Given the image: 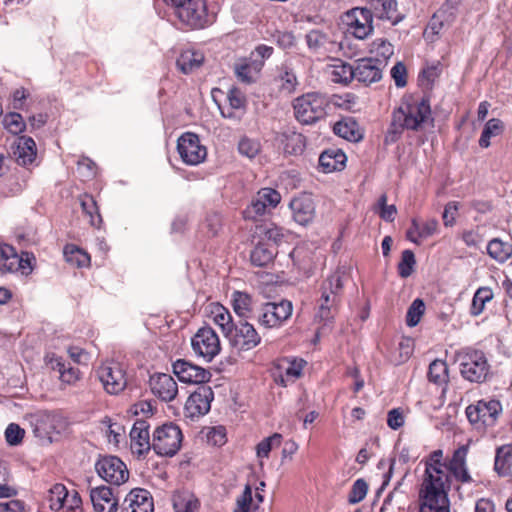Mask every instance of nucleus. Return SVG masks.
<instances>
[{
    "mask_svg": "<svg viewBox=\"0 0 512 512\" xmlns=\"http://www.w3.org/2000/svg\"><path fill=\"white\" fill-rule=\"evenodd\" d=\"M66 499L62 512H82V499L76 489H71Z\"/></svg>",
    "mask_w": 512,
    "mask_h": 512,
    "instance_id": "obj_55",
    "label": "nucleus"
},
{
    "mask_svg": "<svg viewBox=\"0 0 512 512\" xmlns=\"http://www.w3.org/2000/svg\"><path fill=\"white\" fill-rule=\"evenodd\" d=\"M238 150L240 154L251 159L260 152V143L257 140L244 137L239 141Z\"/></svg>",
    "mask_w": 512,
    "mask_h": 512,
    "instance_id": "obj_53",
    "label": "nucleus"
},
{
    "mask_svg": "<svg viewBox=\"0 0 512 512\" xmlns=\"http://www.w3.org/2000/svg\"><path fill=\"white\" fill-rule=\"evenodd\" d=\"M3 125L12 134H19L26 127L23 117L16 112L7 114L3 119Z\"/></svg>",
    "mask_w": 512,
    "mask_h": 512,
    "instance_id": "obj_51",
    "label": "nucleus"
},
{
    "mask_svg": "<svg viewBox=\"0 0 512 512\" xmlns=\"http://www.w3.org/2000/svg\"><path fill=\"white\" fill-rule=\"evenodd\" d=\"M425 312V304L422 299H415L409 306L406 314V323L409 327L416 326Z\"/></svg>",
    "mask_w": 512,
    "mask_h": 512,
    "instance_id": "obj_47",
    "label": "nucleus"
},
{
    "mask_svg": "<svg viewBox=\"0 0 512 512\" xmlns=\"http://www.w3.org/2000/svg\"><path fill=\"white\" fill-rule=\"evenodd\" d=\"M251 262L253 265L263 267L272 262L274 252L265 245H257L251 252Z\"/></svg>",
    "mask_w": 512,
    "mask_h": 512,
    "instance_id": "obj_46",
    "label": "nucleus"
},
{
    "mask_svg": "<svg viewBox=\"0 0 512 512\" xmlns=\"http://www.w3.org/2000/svg\"><path fill=\"white\" fill-rule=\"evenodd\" d=\"M367 491H368V485H367L366 481L363 479H357L354 482L352 489L349 493V498H348L349 502L351 504H356V503L361 502L366 497Z\"/></svg>",
    "mask_w": 512,
    "mask_h": 512,
    "instance_id": "obj_54",
    "label": "nucleus"
},
{
    "mask_svg": "<svg viewBox=\"0 0 512 512\" xmlns=\"http://www.w3.org/2000/svg\"><path fill=\"white\" fill-rule=\"evenodd\" d=\"M282 440V435L275 433L270 437L263 439L257 445V457L258 458H267L269 456L270 451L280 446Z\"/></svg>",
    "mask_w": 512,
    "mask_h": 512,
    "instance_id": "obj_50",
    "label": "nucleus"
},
{
    "mask_svg": "<svg viewBox=\"0 0 512 512\" xmlns=\"http://www.w3.org/2000/svg\"><path fill=\"white\" fill-rule=\"evenodd\" d=\"M233 332L234 334L230 335L232 343L241 350H251L261 342L260 335L247 321H240L238 325L234 326Z\"/></svg>",
    "mask_w": 512,
    "mask_h": 512,
    "instance_id": "obj_23",
    "label": "nucleus"
},
{
    "mask_svg": "<svg viewBox=\"0 0 512 512\" xmlns=\"http://www.w3.org/2000/svg\"><path fill=\"white\" fill-rule=\"evenodd\" d=\"M366 10L370 15L382 20H389L393 24L398 22L397 2L395 0H365Z\"/></svg>",
    "mask_w": 512,
    "mask_h": 512,
    "instance_id": "obj_30",
    "label": "nucleus"
},
{
    "mask_svg": "<svg viewBox=\"0 0 512 512\" xmlns=\"http://www.w3.org/2000/svg\"><path fill=\"white\" fill-rule=\"evenodd\" d=\"M333 131L336 135L351 142H358L363 138L359 125L351 118H346L335 123Z\"/></svg>",
    "mask_w": 512,
    "mask_h": 512,
    "instance_id": "obj_33",
    "label": "nucleus"
},
{
    "mask_svg": "<svg viewBox=\"0 0 512 512\" xmlns=\"http://www.w3.org/2000/svg\"><path fill=\"white\" fill-rule=\"evenodd\" d=\"M468 450V445L460 446L454 451L446 466V473L448 475L450 474L456 482L463 485L471 484L474 482L466 461Z\"/></svg>",
    "mask_w": 512,
    "mask_h": 512,
    "instance_id": "obj_18",
    "label": "nucleus"
},
{
    "mask_svg": "<svg viewBox=\"0 0 512 512\" xmlns=\"http://www.w3.org/2000/svg\"><path fill=\"white\" fill-rule=\"evenodd\" d=\"M370 53L373 55L372 58L384 68L388 59L394 54V48L387 40L377 38L370 44Z\"/></svg>",
    "mask_w": 512,
    "mask_h": 512,
    "instance_id": "obj_39",
    "label": "nucleus"
},
{
    "mask_svg": "<svg viewBox=\"0 0 512 512\" xmlns=\"http://www.w3.org/2000/svg\"><path fill=\"white\" fill-rule=\"evenodd\" d=\"M187 17H177L191 29H200L208 23L207 7L204 0H188L183 4Z\"/></svg>",
    "mask_w": 512,
    "mask_h": 512,
    "instance_id": "obj_21",
    "label": "nucleus"
},
{
    "mask_svg": "<svg viewBox=\"0 0 512 512\" xmlns=\"http://www.w3.org/2000/svg\"><path fill=\"white\" fill-rule=\"evenodd\" d=\"M173 373L179 381L187 384H203L211 378L209 370L184 359H178L173 363Z\"/></svg>",
    "mask_w": 512,
    "mask_h": 512,
    "instance_id": "obj_17",
    "label": "nucleus"
},
{
    "mask_svg": "<svg viewBox=\"0 0 512 512\" xmlns=\"http://www.w3.org/2000/svg\"><path fill=\"white\" fill-rule=\"evenodd\" d=\"M233 309L235 313L243 319L250 316L253 305L252 298L249 294L241 291H235L232 295Z\"/></svg>",
    "mask_w": 512,
    "mask_h": 512,
    "instance_id": "obj_41",
    "label": "nucleus"
},
{
    "mask_svg": "<svg viewBox=\"0 0 512 512\" xmlns=\"http://www.w3.org/2000/svg\"><path fill=\"white\" fill-rule=\"evenodd\" d=\"M208 441L216 446H222L226 442L225 429L222 426L212 428L208 434Z\"/></svg>",
    "mask_w": 512,
    "mask_h": 512,
    "instance_id": "obj_61",
    "label": "nucleus"
},
{
    "mask_svg": "<svg viewBox=\"0 0 512 512\" xmlns=\"http://www.w3.org/2000/svg\"><path fill=\"white\" fill-rule=\"evenodd\" d=\"M82 211L89 217L92 226L98 227L101 222V216L94 198L90 195H84L80 198Z\"/></svg>",
    "mask_w": 512,
    "mask_h": 512,
    "instance_id": "obj_45",
    "label": "nucleus"
},
{
    "mask_svg": "<svg viewBox=\"0 0 512 512\" xmlns=\"http://www.w3.org/2000/svg\"><path fill=\"white\" fill-rule=\"evenodd\" d=\"M210 313L214 323L221 328L225 336L229 337L234 330L230 312L220 304H213Z\"/></svg>",
    "mask_w": 512,
    "mask_h": 512,
    "instance_id": "obj_35",
    "label": "nucleus"
},
{
    "mask_svg": "<svg viewBox=\"0 0 512 512\" xmlns=\"http://www.w3.org/2000/svg\"><path fill=\"white\" fill-rule=\"evenodd\" d=\"M95 469L101 479L112 485L120 486L129 479L126 464L117 456H103L95 463Z\"/></svg>",
    "mask_w": 512,
    "mask_h": 512,
    "instance_id": "obj_10",
    "label": "nucleus"
},
{
    "mask_svg": "<svg viewBox=\"0 0 512 512\" xmlns=\"http://www.w3.org/2000/svg\"><path fill=\"white\" fill-rule=\"evenodd\" d=\"M280 142L283 146L284 152L291 155L302 153L305 147L304 136L293 131L282 133L280 136Z\"/></svg>",
    "mask_w": 512,
    "mask_h": 512,
    "instance_id": "obj_37",
    "label": "nucleus"
},
{
    "mask_svg": "<svg viewBox=\"0 0 512 512\" xmlns=\"http://www.w3.org/2000/svg\"><path fill=\"white\" fill-rule=\"evenodd\" d=\"M343 291V282L339 273L327 277L320 286V297L317 301L316 319L324 325L332 323L338 312Z\"/></svg>",
    "mask_w": 512,
    "mask_h": 512,
    "instance_id": "obj_3",
    "label": "nucleus"
},
{
    "mask_svg": "<svg viewBox=\"0 0 512 512\" xmlns=\"http://www.w3.org/2000/svg\"><path fill=\"white\" fill-rule=\"evenodd\" d=\"M326 98L319 93H307L294 100L296 119L303 124H311L325 115Z\"/></svg>",
    "mask_w": 512,
    "mask_h": 512,
    "instance_id": "obj_7",
    "label": "nucleus"
},
{
    "mask_svg": "<svg viewBox=\"0 0 512 512\" xmlns=\"http://www.w3.org/2000/svg\"><path fill=\"white\" fill-rule=\"evenodd\" d=\"M347 31L357 39H365L373 31L372 16L366 8H353L345 15Z\"/></svg>",
    "mask_w": 512,
    "mask_h": 512,
    "instance_id": "obj_15",
    "label": "nucleus"
},
{
    "mask_svg": "<svg viewBox=\"0 0 512 512\" xmlns=\"http://www.w3.org/2000/svg\"><path fill=\"white\" fill-rule=\"evenodd\" d=\"M382 70L383 67L375 59L362 58L354 65V79L365 85H371L381 80Z\"/></svg>",
    "mask_w": 512,
    "mask_h": 512,
    "instance_id": "obj_24",
    "label": "nucleus"
},
{
    "mask_svg": "<svg viewBox=\"0 0 512 512\" xmlns=\"http://www.w3.org/2000/svg\"><path fill=\"white\" fill-rule=\"evenodd\" d=\"M455 360L464 379L476 383L486 380L490 366L482 351L465 348L456 353Z\"/></svg>",
    "mask_w": 512,
    "mask_h": 512,
    "instance_id": "obj_4",
    "label": "nucleus"
},
{
    "mask_svg": "<svg viewBox=\"0 0 512 512\" xmlns=\"http://www.w3.org/2000/svg\"><path fill=\"white\" fill-rule=\"evenodd\" d=\"M130 447L139 457L145 455L151 448L149 424L146 420L138 419L130 431Z\"/></svg>",
    "mask_w": 512,
    "mask_h": 512,
    "instance_id": "obj_25",
    "label": "nucleus"
},
{
    "mask_svg": "<svg viewBox=\"0 0 512 512\" xmlns=\"http://www.w3.org/2000/svg\"><path fill=\"white\" fill-rule=\"evenodd\" d=\"M234 73L238 81L251 84L255 82L262 70L261 64L253 57L238 59L233 66Z\"/></svg>",
    "mask_w": 512,
    "mask_h": 512,
    "instance_id": "obj_29",
    "label": "nucleus"
},
{
    "mask_svg": "<svg viewBox=\"0 0 512 512\" xmlns=\"http://www.w3.org/2000/svg\"><path fill=\"white\" fill-rule=\"evenodd\" d=\"M67 262L77 267H86L90 263L89 255L74 245H67L64 249Z\"/></svg>",
    "mask_w": 512,
    "mask_h": 512,
    "instance_id": "obj_44",
    "label": "nucleus"
},
{
    "mask_svg": "<svg viewBox=\"0 0 512 512\" xmlns=\"http://www.w3.org/2000/svg\"><path fill=\"white\" fill-rule=\"evenodd\" d=\"M11 153L21 166H28L35 161L36 143L31 137L21 136L11 145Z\"/></svg>",
    "mask_w": 512,
    "mask_h": 512,
    "instance_id": "obj_28",
    "label": "nucleus"
},
{
    "mask_svg": "<svg viewBox=\"0 0 512 512\" xmlns=\"http://www.w3.org/2000/svg\"><path fill=\"white\" fill-rule=\"evenodd\" d=\"M432 121L431 108L424 98H404L393 112L391 128L393 133L404 129L418 131Z\"/></svg>",
    "mask_w": 512,
    "mask_h": 512,
    "instance_id": "obj_2",
    "label": "nucleus"
},
{
    "mask_svg": "<svg viewBox=\"0 0 512 512\" xmlns=\"http://www.w3.org/2000/svg\"><path fill=\"white\" fill-rule=\"evenodd\" d=\"M182 438V432L177 425L164 424L153 433L152 449L160 456L171 457L180 449Z\"/></svg>",
    "mask_w": 512,
    "mask_h": 512,
    "instance_id": "obj_9",
    "label": "nucleus"
},
{
    "mask_svg": "<svg viewBox=\"0 0 512 512\" xmlns=\"http://www.w3.org/2000/svg\"><path fill=\"white\" fill-rule=\"evenodd\" d=\"M24 435V429H22L18 424L15 423L9 424L5 430V438L10 445L15 446L20 444Z\"/></svg>",
    "mask_w": 512,
    "mask_h": 512,
    "instance_id": "obj_58",
    "label": "nucleus"
},
{
    "mask_svg": "<svg viewBox=\"0 0 512 512\" xmlns=\"http://www.w3.org/2000/svg\"><path fill=\"white\" fill-rule=\"evenodd\" d=\"M387 424L393 430L400 428L404 424V416L402 411L400 409H392L389 411Z\"/></svg>",
    "mask_w": 512,
    "mask_h": 512,
    "instance_id": "obj_62",
    "label": "nucleus"
},
{
    "mask_svg": "<svg viewBox=\"0 0 512 512\" xmlns=\"http://www.w3.org/2000/svg\"><path fill=\"white\" fill-rule=\"evenodd\" d=\"M458 211V204L456 202H449L443 212V222L445 226H452Z\"/></svg>",
    "mask_w": 512,
    "mask_h": 512,
    "instance_id": "obj_63",
    "label": "nucleus"
},
{
    "mask_svg": "<svg viewBox=\"0 0 512 512\" xmlns=\"http://www.w3.org/2000/svg\"><path fill=\"white\" fill-rule=\"evenodd\" d=\"M195 354L211 361L221 350L220 340L211 327H203L197 331L191 340Z\"/></svg>",
    "mask_w": 512,
    "mask_h": 512,
    "instance_id": "obj_14",
    "label": "nucleus"
},
{
    "mask_svg": "<svg viewBox=\"0 0 512 512\" xmlns=\"http://www.w3.org/2000/svg\"><path fill=\"white\" fill-rule=\"evenodd\" d=\"M487 253L495 261L504 263L512 256V244L494 238L487 245Z\"/></svg>",
    "mask_w": 512,
    "mask_h": 512,
    "instance_id": "obj_38",
    "label": "nucleus"
},
{
    "mask_svg": "<svg viewBox=\"0 0 512 512\" xmlns=\"http://www.w3.org/2000/svg\"><path fill=\"white\" fill-rule=\"evenodd\" d=\"M281 201L280 193L272 188H262L252 198L250 205L243 211V216L248 220H257Z\"/></svg>",
    "mask_w": 512,
    "mask_h": 512,
    "instance_id": "obj_12",
    "label": "nucleus"
},
{
    "mask_svg": "<svg viewBox=\"0 0 512 512\" xmlns=\"http://www.w3.org/2000/svg\"><path fill=\"white\" fill-rule=\"evenodd\" d=\"M512 466V443L505 444L496 449L494 470L500 476H508Z\"/></svg>",
    "mask_w": 512,
    "mask_h": 512,
    "instance_id": "obj_34",
    "label": "nucleus"
},
{
    "mask_svg": "<svg viewBox=\"0 0 512 512\" xmlns=\"http://www.w3.org/2000/svg\"><path fill=\"white\" fill-rule=\"evenodd\" d=\"M69 492L70 490L61 483L53 485L48 494L49 508L52 511H60L68 498Z\"/></svg>",
    "mask_w": 512,
    "mask_h": 512,
    "instance_id": "obj_42",
    "label": "nucleus"
},
{
    "mask_svg": "<svg viewBox=\"0 0 512 512\" xmlns=\"http://www.w3.org/2000/svg\"><path fill=\"white\" fill-rule=\"evenodd\" d=\"M466 416L474 429L484 432L493 427L502 412V405L498 400H480L466 408Z\"/></svg>",
    "mask_w": 512,
    "mask_h": 512,
    "instance_id": "obj_6",
    "label": "nucleus"
},
{
    "mask_svg": "<svg viewBox=\"0 0 512 512\" xmlns=\"http://www.w3.org/2000/svg\"><path fill=\"white\" fill-rule=\"evenodd\" d=\"M416 264L414 253L411 250L402 252L401 261L398 264L399 275L403 278L409 277Z\"/></svg>",
    "mask_w": 512,
    "mask_h": 512,
    "instance_id": "obj_52",
    "label": "nucleus"
},
{
    "mask_svg": "<svg viewBox=\"0 0 512 512\" xmlns=\"http://www.w3.org/2000/svg\"><path fill=\"white\" fill-rule=\"evenodd\" d=\"M346 155L339 149H329L321 153L319 165L325 173L342 170L345 166Z\"/></svg>",
    "mask_w": 512,
    "mask_h": 512,
    "instance_id": "obj_31",
    "label": "nucleus"
},
{
    "mask_svg": "<svg viewBox=\"0 0 512 512\" xmlns=\"http://www.w3.org/2000/svg\"><path fill=\"white\" fill-rule=\"evenodd\" d=\"M391 77L397 87H404L407 83V71L403 63H396L391 69Z\"/></svg>",
    "mask_w": 512,
    "mask_h": 512,
    "instance_id": "obj_59",
    "label": "nucleus"
},
{
    "mask_svg": "<svg viewBox=\"0 0 512 512\" xmlns=\"http://www.w3.org/2000/svg\"><path fill=\"white\" fill-rule=\"evenodd\" d=\"M290 209L295 222L302 226L311 223L315 217V204L308 194L293 198L290 202Z\"/></svg>",
    "mask_w": 512,
    "mask_h": 512,
    "instance_id": "obj_26",
    "label": "nucleus"
},
{
    "mask_svg": "<svg viewBox=\"0 0 512 512\" xmlns=\"http://www.w3.org/2000/svg\"><path fill=\"white\" fill-rule=\"evenodd\" d=\"M493 297V292L488 287L479 288L473 297L472 300V313L475 315L480 314L485 306V303L490 301Z\"/></svg>",
    "mask_w": 512,
    "mask_h": 512,
    "instance_id": "obj_48",
    "label": "nucleus"
},
{
    "mask_svg": "<svg viewBox=\"0 0 512 512\" xmlns=\"http://www.w3.org/2000/svg\"><path fill=\"white\" fill-rule=\"evenodd\" d=\"M443 451H433L425 461V473L421 484L420 512H450L448 491L449 476L446 463L442 462Z\"/></svg>",
    "mask_w": 512,
    "mask_h": 512,
    "instance_id": "obj_1",
    "label": "nucleus"
},
{
    "mask_svg": "<svg viewBox=\"0 0 512 512\" xmlns=\"http://www.w3.org/2000/svg\"><path fill=\"white\" fill-rule=\"evenodd\" d=\"M95 376L102 384L103 389L110 395H118L128 385L126 366L116 361H107L98 366Z\"/></svg>",
    "mask_w": 512,
    "mask_h": 512,
    "instance_id": "obj_5",
    "label": "nucleus"
},
{
    "mask_svg": "<svg viewBox=\"0 0 512 512\" xmlns=\"http://www.w3.org/2000/svg\"><path fill=\"white\" fill-rule=\"evenodd\" d=\"M428 379L437 385L448 381V367L445 361L436 359L429 365Z\"/></svg>",
    "mask_w": 512,
    "mask_h": 512,
    "instance_id": "obj_43",
    "label": "nucleus"
},
{
    "mask_svg": "<svg viewBox=\"0 0 512 512\" xmlns=\"http://www.w3.org/2000/svg\"><path fill=\"white\" fill-rule=\"evenodd\" d=\"M503 131L504 124L500 119L492 118L488 120L481 133L479 146L482 148H488L491 144V138L501 135Z\"/></svg>",
    "mask_w": 512,
    "mask_h": 512,
    "instance_id": "obj_40",
    "label": "nucleus"
},
{
    "mask_svg": "<svg viewBox=\"0 0 512 512\" xmlns=\"http://www.w3.org/2000/svg\"><path fill=\"white\" fill-rule=\"evenodd\" d=\"M121 512H154L151 493L142 488L132 489L121 504Z\"/></svg>",
    "mask_w": 512,
    "mask_h": 512,
    "instance_id": "obj_19",
    "label": "nucleus"
},
{
    "mask_svg": "<svg viewBox=\"0 0 512 512\" xmlns=\"http://www.w3.org/2000/svg\"><path fill=\"white\" fill-rule=\"evenodd\" d=\"M175 512H197L199 501L193 495L179 496L173 504Z\"/></svg>",
    "mask_w": 512,
    "mask_h": 512,
    "instance_id": "obj_49",
    "label": "nucleus"
},
{
    "mask_svg": "<svg viewBox=\"0 0 512 512\" xmlns=\"http://www.w3.org/2000/svg\"><path fill=\"white\" fill-rule=\"evenodd\" d=\"M203 61L204 55L201 52L186 50L177 59V66L184 74H188L198 69Z\"/></svg>",
    "mask_w": 512,
    "mask_h": 512,
    "instance_id": "obj_36",
    "label": "nucleus"
},
{
    "mask_svg": "<svg viewBox=\"0 0 512 512\" xmlns=\"http://www.w3.org/2000/svg\"><path fill=\"white\" fill-rule=\"evenodd\" d=\"M281 82V89L287 93L295 90L298 82L295 73L288 68H285L279 75Z\"/></svg>",
    "mask_w": 512,
    "mask_h": 512,
    "instance_id": "obj_57",
    "label": "nucleus"
},
{
    "mask_svg": "<svg viewBox=\"0 0 512 512\" xmlns=\"http://www.w3.org/2000/svg\"><path fill=\"white\" fill-rule=\"evenodd\" d=\"M35 262L36 258L32 253L22 252L19 255L12 246L0 245V273L19 272L28 276L32 273Z\"/></svg>",
    "mask_w": 512,
    "mask_h": 512,
    "instance_id": "obj_8",
    "label": "nucleus"
},
{
    "mask_svg": "<svg viewBox=\"0 0 512 512\" xmlns=\"http://www.w3.org/2000/svg\"><path fill=\"white\" fill-rule=\"evenodd\" d=\"M302 368L303 366L301 362L294 361L290 363L289 366L285 369L284 375L281 378V383L285 386V381H295L300 377Z\"/></svg>",
    "mask_w": 512,
    "mask_h": 512,
    "instance_id": "obj_60",
    "label": "nucleus"
},
{
    "mask_svg": "<svg viewBox=\"0 0 512 512\" xmlns=\"http://www.w3.org/2000/svg\"><path fill=\"white\" fill-rule=\"evenodd\" d=\"M354 66L337 60L335 64L329 65L326 68V73L332 82L338 84H348L354 79Z\"/></svg>",
    "mask_w": 512,
    "mask_h": 512,
    "instance_id": "obj_32",
    "label": "nucleus"
},
{
    "mask_svg": "<svg viewBox=\"0 0 512 512\" xmlns=\"http://www.w3.org/2000/svg\"><path fill=\"white\" fill-rule=\"evenodd\" d=\"M214 398L210 386H199L187 399L185 411L188 417L195 418L205 415L210 411L211 402Z\"/></svg>",
    "mask_w": 512,
    "mask_h": 512,
    "instance_id": "obj_16",
    "label": "nucleus"
},
{
    "mask_svg": "<svg viewBox=\"0 0 512 512\" xmlns=\"http://www.w3.org/2000/svg\"><path fill=\"white\" fill-rule=\"evenodd\" d=\"M292 311V303L288 300L267 302L261 306L257 320L265 328H277L291 317Z\"/></svg>",
    "mask_w": 512,
    "mask_h": 512,
    "instance_id": "obj_11",
    "label": "nucleus"
},
{
    "mask_svg": "<svg viewBox=\"0 0 512 512\" xmlns=\"http://www.w3.org/2000/svg\"><path fill=\"white\" fill-rule=\"evenodd\" d=\"M149 386L152 393L160 400L170 402L178 394V385L169 374H154L149 379Z\"/></svg>",
    "mask_w": 512,
    "mask_h": 512,
    "instance_id": "obj_22",
    "label": "nucleus"
},
{
    "mask_svg": "<svg viewBox=\"0 0 512 512\" xmlns=\"http://www.w3.org/2000/svg\"><path fill=\"white\" fill-rule=\"evenodd\" d=\"M252 501V488L250 485H246L242 494L236 499L234 512H249Z\"/></svg>",
    "mask_w": 512,
    "mask_h": 512,
    "instance_id": "obj_56",
    "label": "nucleus"
},
{
    "mask_svg": "<svg viewBox=\"0 0 512 512\" xmlns=\"http://www.w3.org/2000/svg\"><path fill=\"white\" fill-rule=\"evenodd\" d=\"M90 499L95 512H117L118 499L114 496L112 488L98 486L91 488Z\"/></svg>",
    "mask_w": 512,
    "mask_h": 512,
    "instance_id": "obj_27",
    "label": "nucleus"
},
{
    "mask_svg": "<svg viewBox=\"0 0 512 512\" xmlns=\"http://www.w3.org/2000/svg\"><path fill=\"white\" fill-rule=\"evenodd\" d=\"M306 43L310 51L323 56L337 54L342 49L341 42L330 39L328 35L316 29L306 34Z\"/></svg>",
    "mask_w": 512,
    "mask_h": 512,
    "instance_id": "obj_20",
    "label": "nucleus"
},
{
    "mask_svg": "<svg viewBox=\"0 0 512 512\" xmlns=\"http://www.w3.org/2000/svg\"><path fill=\"white\" fill-rule=\"evenodd\" d=\"M79 377V369L67 365L60 374L61 381L67 384L75 383L79 379Z\"/></svg>",
    "mask_w": 512,
    "mask_h": 512,
    "instance_id": "obj_64",
    "label": "nucleus"
},
{
    "mask_svg": "<svg viewBox=\"0 0 512 512\" xmlns=\"http://www.w3.org/2000/svg\"><path fill=\"white\" fill-rule=\"evenodd\" d=\"M177 150L182 161L188 165H198L207 156L206 147L201 145L198 135L191 132H186L179 137Z\"/></svg>",
    "mask_w": 512,
    "mask_h": 512,
    "instance_id": "obj_13",
    "label": "nucleus"
}]
</instances>
